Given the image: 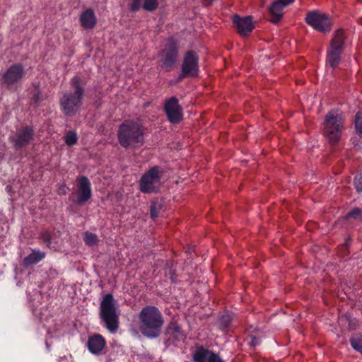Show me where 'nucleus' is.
I'll use <instances>...</instances> for the list:
<instances>
[{"label":"nucleus","mask_w":362,"mask_h":362,"mask_svg":"<svg viewBox=\"0 0 362 362\" xmlns=\"http://www.w3.org/2000/svg\"><path fill=\"white\" fill-rule=\"evenodd\" d=\"M158 6V0H144L143 8L146 11H155Z\"/></svg>","instance_id":"obj_27"},{"label":"nucleus","mask_w":362,"mask_h":362,"mask_svg":"<svg viewBox=\"0 0 362 362\" xmlns=\"http://www.w3.org/2000/svg\"><path fill=\"white\" fill-rule=\"evenodd\" d=\"M105 346L106 341L100 334H93L88 339L87 348L94 355L103 354Z\"/></svg>","instance_id":"obj_16"},{"label":"nucleus","mask_w":362,"mask_h":362,"mask_svg":"<svg viewBox=\"0 0 362 362\" xmlns=\"http://www.w3.org/2000/svg\"><path fill=\"white\" fill-rule=\"evenodd\" d=\"M83 240L86 245L88 246H94L96 245L98 243V238L97 235L90 233L86 232L83 235Z\"/></svg>","instance_id":"obj_25"},{"label":"nucleus","mask_w":362,"mask_h":362,"mask_svg":"<svg viewBox=\"0 0 362 362\" xmlns=\"http://www.w3.org/2000/svg\"><path fill=\"white\" fill-rule=\"evenodd\" d=\"M34 139V130L32 127L25 126L17 129L16 134L9 137L16 148L28 145Z\"/></svg>","instance_id":"obj_11"},{"label":"nucleus","mask_w":362,"mask_h":362,"mask_svg":"<svg viewBox=\"0 0 362 362\" xmlns=\"http://www.w3.org/2000/svg\"><path fill=\"white\" fill-rule=\"evenodd\" d=\"M354 185L358 193L362 192V174L356 175L354 177Z\"/></svg>","instance_id":"obj_31"},{"label":"nucleus","mask_w":362,"mask_h":362,"mask_svg":"<svg viewBox=\"0 0 362 362\" xmlns=\"http://www.w3.org/2000/svg\"><path fill=\"white\" fill-rule=\"evenodd\" d=\"M40 238L47 247H50L52 244L51 235L48 231H44L41 233Z\"/></svg>","instance_id":"obj_33"},{"label":"nucleus","mask_w":362,"mask_h":362,"mask_svg":"<svg viewBox=\"0 0 362 362\" xmlns=\"http://www.w3.org/2000/svg\"><path fill=\"white\" fill-rule=\"evenodd\" d=\"M71 82L74 88V92L65 93L59 100L62 112L68 117H72L76 114L83 104L84 95V88L80 78L74 76Z\"/></svg>","instance_id":"obj_5"},{"label":"nucleus","mask_w":362,"mask_h":362,"mask_svg":"<svg viewBox=\"0 0 362 362\" xmlns=\"http://www.w3.org/2000/svg\"><path fill=\"white\" fill-rule=\"evenodd\" d=\"M355 128L356 132L362 136V112H358L355 115Z\"/></svg>","instance_id":"obj_28"},{"label":"nucleus","mask_w":362,"mask_h":362,"mask_svg":"<svg viewBox=\"0 0 362 362\" xmlns=\"http://www.w3.org/2000/svg\"><path fill=\"white\" fill-rule=\"evenodd\" d=\"M77 134L74 131L68 132L64 136V141L69 146L74 145L77 142Z\"/></svg>","instance_id":"obj_26"},{"label":"nucleus","mask_w":362,"mask_h":362,"mask_svg":"<svg viewBox=\"0 0 362 362\" xmlns=\"http://www.w3.org/2000/svg\"><path fill=\"white\" fill-rule=\"evenodd\" d=\"M343 49L329 45L327 50V63L332 68L337 67L341 59Z\"/></svg>","instance_id":"obj_18"},{"label":"nucleus","mask_w":362,"mask_h":362,"mask_svg":"<svg viewBox=\"0 0 362 362\" xmlns=\"http://www.w3.org/2000/svg\"><path fill=\"white\" fill-rule=\"evenodd\" d=\"M199 56L194 50H189L185 53L181 66V73L179 76L180 79L187 77H195L198 75Z\"/></svg>","instance_id":"obj_9"},{"label":"nucleus","mask_w":362,"mask_h":362,"mask_svg":"<svg viewBox=\"0 0 362 362\" xmlns=\"http://www.w3.org/2000/svg\"><path fill=\"white\" fill-rule=\"evenodd\" d=\"M59 194H66V187L65 186H62L59 189Z\"/></svg>","instance_id":"obj_37"},{"label":"nucleus","mask_w":362,"mask_h":362,"mask_svg":"<svg viewBox=\"0 0 362 362\" xmlns=\"http://www.w3.org/2000/svg\"><path fill=\"white\" fill-rule=\"evenodd\" d=\"M141 0H132V3L129 5V8L132 11H136L141 8Z\"/></svg>","instance_id":"obj_35"},{"label":"nucleus","mask_w":362,"mask_h":362,"mask_svg":"<svg viewBox=\"0 0 362 362\" xmlns=\"http://www.w3.org/2000/svg\"><path fill=\"white\" fill-rule=\"evenodd\" d=\"M346 35L344 30L341 28L335 30L333 33V37L331 40L330 45L341 49H344V42Z\"/></svg>","instance_id":"obj_22"},{"label":"nucleus","mask_w":362,"mask_h":362,"mask_svg":"<svg viewBox=\"0 0 362 362\" xmlns=\"http://www.w3.org/2000/svg\"><path fill=\"white\" fill-rule=\"evenodd\" d=\"M308 25L317 31L327 34L330 32L333 21L332 18L318 11H309L305 18Z\"/></svg>","instance_id":"obj_7"},{"label":"nucleus","mask_w":362,"mask_h":362,"mask_svg":"<svg viewBox=\"0 0 362 362\" xmlns=\"http://www.w3.org/2000/svg\"><path fill=\"white\" fill-rule=\"evenodd\" d=\"M178 46L177 42L172 38L166 42L160 52V66L166 71H170L177 62Z\"/></svg>","instance_id":"obj_8"},{"label":"nucleus","mask_w":362,"mask_h":362,"mask_svg":"<svg viewBox=\"0 0 362 362\" xmlns=\"http://www.w3.org/2000/svg\"><path fill=\"white\" fill-rule=\"evenodd\" d=\"M78 194L75 203L78 205H83L91 198V184L86 176L78 177L76 180Z\"/></svg>","instance_id":"obj_13"},{"label":"nucleus","mask_w":362,"mask_h":362,"mask_svg":"<svg viewBox=\"0 0 362 362\" xmlns=\"http://www.w3.org/2000/svg\"><path fill=\"white\" fill-rule=\"evenodd\" d=\"M231 316L228 314L221 316L217 322L218 329L223 332H227L231 323Z\"/></svg>","instance_id":"obj_23"},{"label":"nucleus","mask_w":362,"mask_h":362,"mask_svg":"<svg viewBox=\"0 0 362 362\" xmlns=\"http://www.w3.org/2000/svg\"><path fill=\"white\" fill-rule=\"evenodd\" d=\"M120 312L116 306V301L112 293L103 297L99 307V317L103 325L111 334L117 332L119 326Z\"/></svg>","instance_id":"obj_3"},{"label":"nucleus","mask_w":362,"mask_h":362,"mask_svg":"<svg viewBox=\"0 0 362 362\" xmlns=\"http://www.w3.org/2000/svg\"><path fill=\"white\" fill-rule=\"evenodd\" d=\"M163 110L168 121L172 124L180 123L183 117L182 107L176 97H171L165 100Z\"/></svg>","instance_id":"obj_10"},{"label":"nucleus","mask_w":362,"mask_h":362,"mask_svg":"<svg viewBox=\"0 0 362 362\" xmlns=\"http://www.w3.org/2000/svg\"><path fill=\"white\" fill-rule=\"evenodd\" d=\"M293 1L294 0H276L274 1L269 8L271 22L279 23L284 15L283 9Z\"/></svg>","instance_id":"obj_17"},{"label":"nucleus","mask_w":362,"mask_h":362,"mask_svg":"<svg viewBox=\"0 0 362 362\" xmlns=\"http://www.w3.org/2000/svg\"><path fill=\"white\" fill-rule=\"evenodd\" d=\"M163 171L159 166H154L145 173L139 181V189L144 193L157 192L161 185Z\"/></svg>","instance_id":"obj_6"},{"label":"nucleus","mask_w":362,"mask_h":362,"mask_svg":"<svg viewBox=\"0 0 362 362\" xmlns=\"http://www.w3.org/2000/svg\"><path fill=\"white\" fill-rule=\"evenodd\" d=\"M350 344L351 347L362 354V339L361 338H351L350 339Z\"/></svg>","instance_id":"obj_30"},{"label":"nucleus","mask_w":362,"mask_h":362,"mask_svg":"<svg viewBox=\"0 0 362 362\" xmlns=\"http://www.w3.org/2000/svg\"><path fill=\"white\" fill-rule=\"evenodd\" d=\"M45 257V253L40 250H33L32 253L23 259L25 267L31 266L40 262Z\"/></svg>","instance_id":"obj_20"},{"label":"nucleus","mask_w":362,"mask_h":362,"mask_svg":"<svg viewBox=\"0 0 362 362\" xmlns=\"http://www.w3.org/2000/svg\"><path fill=\"white\" fill-rule=\"evenodd\" d=\"M208 362H224V361L220 358V356L218 354L214 353V354L211 355V357L209 358Z\"/></svg>","instance_id":"obj_36"},{"label":"nucleus","mask_w":362,"mask_h":362,"mask_svg":"<svg viewBox=\"0 0 362 362\" xmlns=\"http://www.w3.org/2000/svg\"><path fill=\"white\" fill-rule=\"evenodd\" d=\"M97 22V18L94 11L88 8L83 11L80 16V23L81 26L85 29L93 28Z\"/></svg>","instance_id":"obj_19"},{"label":"nucleus","mask_w":362,"mask_h":362,"mask_svg":"<svg viewBox=\"0 0 362 362\" xmlns=\"http://www.w3.org/2000/svg\"><path fill=\"white\" fill-rule=\"evenodd\" d=\"M206 4H211L214 0H203Z\"/></svg>","instance_id":"obj_38"},{"label":"nucleus","mask_w":362,"mask_h":362,"mask_svg":"<svg viewBox=\"0 0 362 362\" xmlns=\"http://www.w3.org/2000/svg\"><path fill=\"white\" fill-rule=\"evenodd\" d=\"M214 354L213 351L199 346L193 354L192 358L194 362H208L211 355Z\"/></svg>","instance_id":"obj_21"},{"label":"nucleus","mask_w":362,"mask_h":362,"mask_svg":"<svg viewBox=\"0 0 362 362\" xmlns=\"http://www.w3.org/2000/svg\"><path fill=\"white\" fill-rule=\"evenodd\" d=\"M344 116L341 111L332 109L325 117L322 134L328 142L334 146L341 138L344 129Z\"/></svg>","instance_id":"obj_4"},{"label":"nucleus","mask_w":362,"mask_h":362,"mask_svg":"<svg viewBox=\"0 0 362 362\" xmlns=\"http://www.w3.org/2000/svg\"><path fill=\"white\" fill-rule=\"evenodd\" d=\"M160 209H161L160 204H159L156 202H153L151 203V205L150 207L151 217L153 219H155L156 217H158Z\"/></svg>","instance_id":"obj_29"},{"label":"nucleus","mask_w":362,"mask_h":362,"mask_svg":"<svg viewBox=\"0 0 362 362\" xmlns=\"http://www.w3.org/2000/svg\"><path fill=\"white\" fill-rule=\"evenodd\" d=\"M247 343L250 346L255 347L261 343V338L259 337L252 335L248 339Z\"/></svg>","instance_id":"obj_34"},{"label":"nucleus","mask_w":362,"mask_h":362,"mask_svg":"<svg viewBox=\"0 0 362 362\" xmlns=\"http://www.w3.org/2000/svg\"><path fill=\"white\" fill-rule=\"evenodd\" d=\"M25 71L22 64H16L11 66L4 74L2 83L7 88H11L13 85L18 83L24 76Z\"/></svg>","instance_id":"obj_12"},{"label":"nucleus","mask_w":362,"mask_h":362,"mask_svg":"<svg viewBox=\"0 0 362 362\" xmlns=\"http://www.w3.org/2000/svg\"><path fill=\"white\" fill-rule=\"evenodd\" d=\"M350 327H351V329H355V327H351V326H350Z\"/></svg>","instance_id":"obj_40"},{"label":"nucleus","mask_w":362,"mask_h":362,"mask_svg":"<svg viewBox=\"0 0 362 362\" xmlns=\"http://www.w3.org/2000/svg\"><path fill=\"white\" fill-rule=\"evenodd\" d=\"M233 21L238 33L242 36L249 35L255 28L252 17L250 16L240 17L238 15H234Z\"/></svg>","instance_id":"obj_15"},{"label":"nucleus","mask_w":362,"mask_h":362,"mask_svg":"<svg viewBox=\"0 0 362 362\" xmlns=\"http://www.w3.org/2000/svg\"><path fill=\"white\" fill-rule=\"evenodd\" d=\"M139 329L142 335L148 339L158 337L164 325L161 311L156 306L146 305L138 315Z\"/></svg>","instance_id":"obj_1"},{"label":"nucleus","mask_w":362,"mask_h":362,"mask_svg":"<svg viewBox=\"0 0 362 362\" xmlns=\"http://www.w3.org/2000/svg\"><path fill=\"white\" fill-rule=\"evenodd\" d=\"M346 218L362 223V210L359 208L353 209L346 215Z\"/></svg>","instance_id":"obj_24"},{"label":"nucleus","mask_w":362,"mask_h":362,"mask_svg":"<svg viewBox=\"0 0 362 362\" xmlns=\"http://www.w3.org/2000/svg\"><path fill=\"white\" fill-rule=\"evenodd\" d=\"M166 344L168 346H178L181 341H184L185 336L181 327L175 322H171L166 330Z\"/></svg>","instance_id":"obj_14"},{"label":"nucleus","mask_w":362,"mask_h":362,"mask_svg":"<svg viewBox=\"0 0 362 362\" xmlns=\"http://www.w3.org/2000/svg\"><path fill=\"white\" fill-rule=\"evenodd\" d=\"M349 244H350V243H349V241H348V240H347V241L346 242V246L348 247V246L349 245Z\"/></svg>","instance_id":"obj_39"},{"label":"nucleus","mask_w":362,"mask_h":362,"mask_svg":"<svg viewBox=\"0 0 362 362\" xmlns=\"http://www.w3.org/2000/svg\"><path fill=\"white\" fill-rule=\"evenodd\" d=\"M43 98L41 95V93L37 90L33 95L31 98V103L35 107L38 106L41 101H42Z\"/></svg>","instance_id":"obj_32"},{"label":"nucleus","mask_w":362,"mask_h":362,"mask_svg":"<svg viewBox=\"0 0 362 362\" xmlns=\"http://www.w3.org/2000/svg\"><path fill=\"white\" fill-rule=\"evenodd\" d=\"M144 132L138 122L127 120L118 128L117 137L119 144L125 148L138 147L144 144Z\"/></svg>","instance_id":"obj_2"}]
</instances>
